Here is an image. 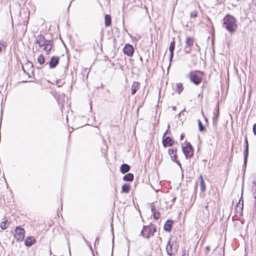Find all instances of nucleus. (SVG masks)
I'll list each match as a JSON object with an SVG mask.
<instances>
[{"mask_svg":"<svg viewBox=\"0 0 256 256\" xmlns=\"http://www.w3.org/2000/svg\"><path fill=\"white\" fill-rule=\"evenodd\" d=\"M223 26L230 34L236 32L238 28L236 20L232 16L227 14L222 19Z\"/></svg>","mask_w":256,"mask_h":256,"instance_id":"obj_1","label":"nucleus"},{"mask_svg":"<svg viewBox=\"0 0 256 256\" xmlns=\"http://www.w3.org/2000/svg\"><path fill=\"white\" fill-rule=\"evenodd\" d=\"M204 72L200 70H196L190 72L188 77L190 82L196 86L199 85L202 81Z\"/></svg>","mask_w":256,"mask_h":256,"instance_id":"obj_2","label":"nucleus"},{"mask_svg":"<svg viewBox=\"0 0 256 256\" xmlns=\"http://www.w3.org/2000/svg\"><path fill=\"white\" fill-rule=\"evenodd\" d=\"M156 231V226L152 224L148 226L144 225L140 235L144 238L148 239L150 236H152L154 235Z\"/></svg>","mask_w":256,"mask_h":256,"instance_id":"obj_3","label":"nucleus"},{"mask_svg":"<svg viewBox=\"0 0 256 256\" xmlns=\"http://www.w3.org/2000/svg\"><path fill=\"white\" fill-rule=\"evenodd\" d=\"M186 145L182 146V151L186 159L190 158L193 156L194 148L190 142L186 141Z\"/></svg>","mask_w":256,"mask_h":256,"instance_id":"obj_4","label":"nucleus"},{"mask_svg":"<svg viewBox=\"0 0 256 256\" xmlns=\"http://www.w3.org/2000/svg\"><path fill=\"white\" fill-rule=\"evenodd\" d=\"M25 230L20 226H17L14 230V237L17 242H22L24 238Z\"/></svg>","mask_w":256,"mask_h":256,"instance_id":"obj_5","label":"nucleus"},{"mask_svg":"<svg viewBox=\"0 0 256 256\" xmlns=\"http://www.w3.org/2000/svg\"><path fill=\"white\" fill-rule=\"evenodd\" d=\"M36 40L34 44L38 45L40 48H44L46 47L48 42H50V40L46 39L45 37L40 34L35 37Z\"/></svg>","mask_w":256,"mask_h":256,"instance_id":"obj_6","label":"nucleus"},{"mask_svg":"<svg viewBox=\"0 0 256 256\" xmlns=\"http://www.w3.org/2000/svg\"><path fill=\"white\" fill-rule=\"evenodd\" d=\"M220 116V110H219V102H218L216 104V107L214 108L212 116V126L215 130L217 128L218 120Z\"/></svg>","mask_w":256,"mask_h":256,"instance_id":"obj_7","label":"nucleus"},{"mask_svg":"<svg viewBox=\"0 0 256 256\" xmlns=\"http://www.w3.org/2000/svg\"><path fill=\"white\" fill-rule=\"evenodd\" d=\"M244 164H243V168H246L247 162H248V140L246 136H245L244 139Z\"/></svg>","mask_w":256,"mask_h":256,"instance_id":"obj_8","label":"nucleus"},{"mask_svg":"<svg viewBox=\"0 0 256 256\" xmlns=\"http://www.w3.org/2000/svg\"><path fill=\"white\" fill-rule=\"evenodd\" d=\"M166 132H167V130L164 133L163 137H162V144L164 147V148H166L168 146H171L174 144V140L172 138H171L169 136L164 138V135L166 134Z\"/></svg>","mask_w":256,"mask_h":256,"instance_id":"obj_9","label":"nucleus"},{"mask_svg":"<svg viewBox=\"0 0 256 256\" xmlns=\"http://www.w3.org/2000/svg\"><path fill=\"white\" fill-rule=\"evenodd\" d=\"M60 57L58 56H52L48 62L46 63V64H48L49 68L50 69H53L56 67L59 64Z\"/></svg>","mask_w":256,"mask_h":256,"instance_id":"obj_10","label":"nucleus"},{"mask_svg":"<svg viewBox=\"0 0 256 256\" xmlns=\"http://www.w3.org/2000/svg\"><path fill=\"white\" fill-rule=\"evenodd\" d=\"M123 52L128 56H132L134 52V48L132 44H126L123 48Z\"/></svg>","mask_w":256,"mask_h":256,"instance_id":"obj_11","label":"nucleus"},{"mask_svg":"<svg viewBox=\"0 0 256 256\" xmlns=\"http://www.w3.org/2000/svg\"><path fill=\"white\" fill-rule=\"evenodd\" d=\"M174 48H175V42H174V38L173 40L170 42V47H169V50L170 52V58H169L170 64H169V65L168 66V69L170 67V64H171V62L172 60Z\"/></svg>","mask_w":256,"mask_h":256,"instance_id":"obj_12","label":"nucleus"},{"mask_svg":"<svg viewBox=\"0 0 256 256\" xmlns=\"http://www.w3.org/2000/svg\"><path fill=\"white\" fill-rule=\"evenodd\" d=\"M174 224V220H168L164 226V230L167 232H170L172 230V226Z\"/></svg>","mask_w":256,"mask_h":256,"instance_id":"obj_13","label":"nucleus"},{"mask_svg":"<svg viewBox=\"0 0 256 256\" xmlns=\"http://www.w3.org/2000/svg\"><path fill=\"white\" fill-rule=\"evenodd\" d=\"M36 242L35 238L32 236H29L24 240V244L26 246L30 247Z\"/></svg>","mask_w":256,"mask_h":256,"instance_id":"obj_14","label":"nucleus"},{"mask_svg":"<svg viewBox=\"0 0 256 256\" xmlns=\"http://www.w3.org/2000/svg\"><path fill=\"white\" fill-rule=\"evenodd\" d=\"M151 207V211L152 213L153 218L155 220H158L160 218V213L158 210H156L153 204H151L150 205Z\"/></svg>","mask_w":256,"mask_h":256,"instance_id":"obj_15","label":"nucleus"},{"mask_svg":"<svg viewBox=\"0 0 256 256\" xmlns=\"http://www.w3.org/2000/svg\"><path fill=\"white\" fill-rule=\"evenodd\" d=\"M243 204H241L240 205V202H238L236 206L235 212L237 214H239L240 216H243Z\"/></svg>","mask_w":256,"mask_h":256,"instance_id":"obj_16","label":"nucleus"},{"mask_svg":"<svg viewBox=\"0 0 256 256\" xmlns=\"http://www.w3.org/2000/svg\"><path fill=\"white\" fill-rule=\"evenodd\" d=\"M53 46L54 42L52 40H50V42H48V45L46 46V47L42 48V50L46 52V54H49L52 49Z\"/></svg>","mask_w":256,"mask_h":256,"instance_id":"obj_17","label":"nucleus"},{"mask_svg":"<svg viewBox=\"0 0 256 256\" xmlns=\"http://www.w3.org/2000/svg\"><path fill=\"white\" fill-rule=\"evenodd\" d=\"M171 238H170L168 242L167 245L166 246V252L168 255L170 256H172V244H170Z\"/></svg>","mask_w":256,"mask_h":256,"instance_id":"obj_18","label":"nucleus"},{"mask_svg":"<svg viewBox=\"0 0 256 256\" xmlns=\"http://www.w3.org/2000/svg\"><path fill=\"white\" fill-rule=\"evenodd\" d=\"M140 83L138 82H134L131 87V93L132 95H134L138 90Z\"/></svg>","mask_w":256,"mask_h":256,"instance_id":"obj_19","label":"nucleus"},{"mask_svg":"<svg viewBox=\"0 0 256 256\" xmlns=\"http://www.w3.org/2000/svg\"><path fill=\"white\" fill-rule=\"evenodd\" d=\"M130 169V166L128 164H123L121 165L120 168V172L124 174L129 171Z\"/></svg>","mask_w":256,"mask_h":256,"instance_id":"obj_20","label":"nucleus"},{"mask_svg":"<svg viewBox=\"0 0 256 256\" xmlns=\"http://www.w3.org/2000/svg\"><path fill=\"white\" fill-rule=\"evenodd\" d=\"M130 186L128 184L126 183L122 186V192L128 194L130 191Z\"/></svg>","mask_w":256,"mask_h":256,"instance_id":"obj_21","label":"nucleus"},{"mask_svg":"<svg viewBox=\"0 0 256 256\" xmlns=\"http://www.w3.org/2000/svg\"><path fill=\"white\" fill-rule=\"evenodd\" d=\"M25 66L26 68H30L32 69L31 70V74L32 76H34V64H33L30 62L29 60H27V62L25 64Z\"/></svg>","mask_w":256,"mask_h":256,"instance_id":"obj_22","label":"nucleus"},{"mask_svg":"<svg viewBox=\"0 0 256 256\" xmlns=\"http://www.w3.org/2000/svg\"><path fill=\"white\" fill-rule=\"evenodd\" d=\"M194 40L192 38L187 37L186 40V46L192 47L194 46Z\"/></svg>","mask_w":256,"mask_h":256,"instance_id":"obj_23","label":"nucleus"},{"mask_svg":"<svg viewBox=\"0 0 256 256\" xmlns=\"http://www.w3.org/2000/svg\"><path fill=\"white\" fill-rule=\"evenodd\" d=\"M104 24L106 26H108L111 24V16L109 14H106L104 16Z\"/></svg>","mask_w":256,"mask_h":256,"instance_id":"obj_24","label":"nucleus"},{"mask_svg":"<svg viewBox=\"0 0 256 256\" xmlns=\"http://www.w3.org/2000/svg\"><path fill=\"white\" fill-rule=\"evenodd\" d=\"M200 178V189L202 192H204L206 190V184L203 180V177H199Z\"/></svg>","mask_w":256,"mask_h":256,"instance_id":"obj_25","label":"nucleus"},{"mask_svg":"<svg viewBox=\"0 0 256 256\" xmlns=\"http://www.w3.org/2000/svg\"><path fill=\"white\" fill-rule=\"evenodd\" d=\"M8 226L9 224L7 220H5L4 221L2 222L0 224V228L3 230L8 228Z\"/></svg>","mask_w":256,"mask_h":256,"instance_id":"obj_26","label":"nucleus"},{"mask_svg":"<svg viewBox=\"0 0 256 256\" xmlns=\"http://www.w3.org/2000/svg\"><path fill=\"white\" fill-rule=\"evenodd\" d=\"M171 160L172 162L176 163L180 168H181V164L180 161L178 160V156L176 152H174V155L172 156Z\"/></svg>","mask_w":256,"mask_h":256,"instance_id":"obj_27","label":"nucleus"},{"mask_svg":"<svg viewBox=\"0 0 256 256\" xmlns=\"http://www.w3.org/2000/svg\"><path fill=\"white\" fill-rule=\"evenodd\" d=\"M38 62L40 65L44 64H45V58L42 54H40L38 58Z\"/></svg>","mask_w":256,"mask_h":256,"instance_id":"obj_28","label":"nucleus"},{"mask_svg":"<svg viewBox=\"0 0 256 256\" xmlns=\"http://www.w3.org/2000/svg\"><path fill=\"white\" fill-rule=\"evenodd\" d=\"M176 92L178 94H180L184 90V87L182 83H178L176 84Z\"/></svg>","mask_w":256,"mask_h":256,"instance_id":"obj_29","label":"nucleus"},{"mask_svg":"<svg viewBox=\"0 0 256 256\" xmlns=\"http://www.w3.org/2000/svg\"><path fill=\"white\" fill-rule=\"evenodd\" d=\"M198 130L200 132H202L205 130V127L203 125L202 122L200 120H198Z\"/></svg>","mask_w":256,"mask_h":256,"instance_id":"obj_30","label":"nucleus"},{"mask_svg":"<svg viewBox=\"0 0 256 256\" xmlns=\"http://www.w3.org/2000/svg\"><path fill=\"white\" fill-rule=\"evenodd\" d=\"M6 42L3 41H0V54L2 52L3 50V47L4 49H5L6 46Z\"/></svg>","mask_w":256,"mask_h":256,"instance_id":"obj_31","label":"nucleus"},{"mask_svg":"<svg viewBox=\"0 0 256 256\" xmlns=\"http://www.w3.org/2000/svg\"><path fill=\"white\" fill-rule=\"evenodd\" d=\"M177 152V148H169L168 150V153L170 156V158H172V156L174 155V152Z\"/></svg>","mask_w":256,"mask_h":256,"instance_id":"obj_32","label":"nucleus"},{"mask_svg":"<svg viewBox=\"0 0 256 256\" xmlns=\"http://www.w3.org/2000/svg\"><path fill=\"white\" fill-rule=\"evenodd\" d=\"M252 190L253 192V197L256 200V182H254V184L252 188Z\"/></svg>","mask_w":256,"mask_h":256,"instance_id":"obj_33","label":"nucleus"},{"mask_svg":"<svg viewBox=\"0 0 256 256\" xmlns=\"http://www.w3.org/2000/svg\"><path fill=\"white\" fill-rule=\"evenodd\" d=\"M192 47L185 46L184 48V51L186 54H190L192 50Z\"/></svg>","mask_w":256,"mask_h":256,"instance_id":"obj_34","label":"nucleus"},{"mask_svg":"<svg viewBox=\"0 0 256 256\" xmlns=\"http://www.w3.org/2000/svg\"><path fill=\"white\" fill-rule=\"evenodd\" d=\"M198 12L196 10H193L190 12V17L191 18H196L197 16Z\"/></svg>","mask_w":256,"mask_h":256,"instance_id":"obj_35","label":"nucleus"},{"mask_svg":"<svg viewBox=\"0 0 256 256\" xmlns=\"http://www.w3.org/2000/svg\"><path fill=\"white\" fill-rule=\"evenodd\" d=\"M134 177H122V179L126 182H132Z\"/></svg>","mask_w":256,"mask_h":256,"instance_id":"obj_36","label":"nucleus"},{"mask_svg":"<svg viewBox=\"0 0 256 256\" xmlns=\"http://www.w3.org/2000/svg\"><path fill=\"white\" fill-rule=\"evenodd\" d=\"M64 84V82L58 80L56 81V84L58 86V87L62 86Z\"/></svg>","mask_w":256,"mask_h":256,"instance_id":"obj_37","label":"nucleus"},{"mask_svg":"<svg viewBox=\"0 0 256 256\" xmlns=\"http://www.w3.org/2000/svg\"><path fill=\"white\" fill-rule=\"evenodd\" d=\"M22 70L24 71V73H26V74H28V76L29 78H31V77L32 76V75H30V74L28 72H26V70L25 68H24V66H22Z\"/></svg>","mask_w":256,"mask_h":256,"instance_id":"obj_38","label":"nucleus"},{"mask_svg":"<svg viewBox=\"0 0 256 256\" xmlns=\"http://www.w3.org/2000/svg\"><path fill=\"white\" fill-rule=\"evenodd\" d=\"M252 131L254 135L256 136V123L253 125Z\"/></svg>","mask_w":256,"mask_h":256,"instance_id":"obj_39","label":"nucleus"},{"mask_svg":"<svg viewBox=\"0 0 256 256\" xmlns=\"http://www.w3.org/2000/svg\"><path fill=\"white\" fill-rule=\"evenodd\" d=\"M112 256H113V250H114V236H113L112 240Z\"/></svg>","mask_w":256,"mask_h":256,"instance_id":"obj_40","label":"nucleus"},{"mask_svg":"<svg viewBox=\"0 0 256 256\" xmlns=\"http://www.w3.org/2000/svg\"><path fill=\"white\" fill-rule=\"evenodd\" d=\"M242 202V204H244V200H243V198H242V196L240 197V198L239 200V202H240H240Z\"/></svg>","mask_w":256,"mask_h":256,"instance_id":"obj_41","label":"nucleus"},{"mask_svg":"<svg viewBox=\"0 0 256 256\" xmlns=\"http://www.w3.org/2000/svg\"><path fill=\"white\" fill-rule=\"evenodd\" d=\"M185 110H186V108H184L182 110H181V111L180 112V113L178 114V116H180V114H182V112H184Z\"/></svg>","mask_w":256,"mask_h":256,"instance_id":"obj_42","label":"nucleus"},{"mask_svg":"<svg viewBox=\"0 0 256 256\" xmlns=\"http://www.w3.org/2000/svg\"><path fill=\"white\" fill-rule=\"evenodd\" d=\"M124 176H134V174L131 172H129L125 174Z\"/></svg>","mask_w":256,"mask_h":256,"instance_id":"obj_43","label":"nucleus"},{"mask_svg":"<svg viewBox=\"0 0 256 256\" xmlns=\"http://www.w3.org/2000/svg\"><path fill=\"white\" fill-rule=\"evenodd\" d=\"M184 134L182 133L180 134V139L182 140L184 138Z\"/></svg>","mask_w":256,"mask_h":256,"instance_id":"obj_44","label":"nucleus"},{"mask_svg":"<svg viewBox=\"0 0 256 256\" xmlns=\"http://www.w3.org/2000/svg\"><path fill=\"white\" fill-rule=\"evenodd\" d=\"M99 242V237H96L95 240L94 246L96 245V242Z\"/></svg>","mask_w":256,"mask_h":256,"instance_id":"obj_45","label":"nucleus"},{"mask_svg":"<svg viewBox=\"0 0 256 256\" xmlns=\"http://www.w3.org/2000/svg\"><path fill=\"white\" fill-rule=\"evenodd\" d=\"M223 0H217V2L218 4H223L224 2L222 1Z\"/></svg>","mask_w":256,"mask_h":256,"instance_id":"obj_46","label":"nucleus"},{"mask_svg":"<svg viewBox=\"0 0 256 256\" xmlns=\"http://www.w3.org/2000/svg\"><path fill=\"white\" fill-rule=\"evenodd\" d=\"M176 200V197H174V198H172V204L175 202Z\"/></svg>","mask_w":256,"mask_h":256,"instance_id":"obj_47","label":"nucleus"},{"mask_svg":"<svg viewBox=\"0 0 256 256\" xmlns=\"http://www.w3.org/2000/svg\"><path fill=\"white\" fill-rule=\"evenodd\" d=\"M206 250L208 252L210 251V247L209 246H206Z\"/></svg>","mask_w":256,"mask_h":256,"instance_id":"obj_48","label":"nucleus"},{"mask_svg":"<svg viewBox=\"0 0 256 256\" xmlns=\"http://www.w3.org/2000/svg\"><path fill=\"white\" fill-rule=\"evenodd\" d=\"M182 256H186V250H184L182 253Z\"/></svg>","mask_w":256,"mask_h":256,"instance_id":"obj_49","label":"nucleus"},{"mask_svg":"<svg viewBox=\"0 0 256 256\" xmlns=\"http://www.w3.org/2000/svg\"><path fill=\"white\" fill-rule=\"evenodd\" d=\"M140 60L141 61L142 64L143 63V60H142V57L141 56H140Z\"/></svg>","mask_w":256,"mask_h":256,"instance_id":"obj_50","label":"nucleus"},{"mask_svg":"<svg viewBox=\"0 0 256 256\" xmlns=\"http://www.w3.org/2000/svg\"><path fill=\"white\" fill-rule=\"evenodd\" d=\"M172 110H176V106H173L172 107Z\"/></svg>","mask_w":256,"mask_h":256,"instance_id":"obj_51","label":"nucleus"},{"mask_svg":"<svg viewBox=\"0 0 256 256\" xmlns=\"http://www.w3.org/2000/svg\"><path fill=\"white\" fill-rule=\"evenodd\" d=\"M90 249L93 252V250H92V246H90Z\"/></svg>","mask_w":256,"mask_h":256,"instance_id":"obj_52","label":"nucleus"},{"mask_svg":"<svg viewBox=\"0 0 256 256\" xmlns=\"http://www.w3.org/2000/svg\"><path fill=\"white\" fill-rule=\"evenodd\" d=\"M3 178H4V180H5V182H6V177L4 176Z\"/></svg>","mask_w":256,"mask_h":256,"instance_id":"obj_53","label":"nucleus"},{"mask_svg":"<svg viewBox=\"0 0 256 256\" xmlns=\"http://www.w3.org/2000/svg\"><path fill=\"white\" fill-rule=\"evenodd\" d=\"M154 178H156L158 179V180H159V179H158V178L159 177L156 176V177H154Z\"/></svg>","mask_w":256,"mask_h":256,"instance_id":"obj_54","label":"nucleus"},{"mask_svg":"<svg viewBox=\"0 0 256 256\" xmlns=\"http://www.w3.org/2000/svg\"><path fill=\"white\" fill-rule=\"evenodd\" d=\"M204 119H205V120H206V121H207V120H208L207 118H206V117H205V116H204Z\"/></svg>","mask_w":256,"mask_h":256,"instance_id":"obj_55","label":"nucleus"},{"mask_svg":"<svg viewBox=\"0 0 256 256\" xmlns=\"http://www.w3.org/2000/svg\"><path fill=\"white\" fill-rule=\"evenodd\" d=\"M84 238V240L85 242H87V241L84 238Z\"/></svg>","mask_w":256,"mask_h":256,"instance_id":"obj_56","label":"nucleus"},{"mask_svg":"<svg viewBox=\"0 0 256 256\" xmlns=\"http://www.w3.org/2000/svg\"><path fill=\"white\" fill-rule=\"evenodd\" d=\"M244 177L242 176V180H244Z\"/></svg>","mask_w":256,"mask_h":256,"instance_id":"obj_57","label":"nucleus"},{"mask_svg":"<svg viewBox=\"0 0 256 256\" xmlns=\"http://www.w3.org/2000/svg\"><path fill=\"white\" fill-rule=\"evenodd\" d=\"M70 7V4L68 6V10L69 9V8Z\"/></svg>","mask_w":256,"mask_h":256,"instance_id":"obj_58","label":"nucleus"},{"mask_svg":"<svg viewBox=\"0 0 256 256\" xmlns=\"http://www.w3.org/2000/svg\"><path fill=\"white\" fill-rule=\"evenodd\" d=\"M92 106H90V110H92Z\"/></svg>","mask_w":256,"mask_h":256,"instance_id":"obj_59","label":"nucleus"},{"mask_svg":"<svg viewBox=\"0 0 256 256\" xmlns=\"http://www.w3.org/2000/svg\"><path fill=\"white\" fill-rule=\"evenodd\" d=\"M110 90H107V92H109Z\"/></svg>","mask_w":256,"mask_h":256,"instance_id":"obj_60","label":"nucleus"},{"mask_svg":"<svg viewBox=\"0 0 256 256\" xmlns=\"http://www.w3.org/2000/svg\"><path fill=\"white\" fill-rule=\"evenodd\" d=\"M240 0H237V1H239Z\"/></svg>","mask_w":256,"mask_h":256,"instance_id":"obj_61","label":"nucleus"}]
</instances>
